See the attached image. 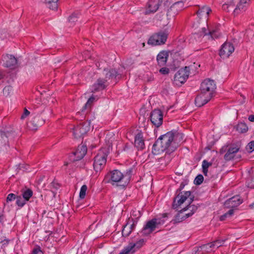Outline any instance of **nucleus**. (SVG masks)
I'll use <instances>...</instances> for the list:
<instances>
[{
    "mask_svg": "<svg viewBox=\"0 0 254 254\" xmlns=\"http://www.w3.org/2000/svg\"><path fill=\"white\" fill-rule=\"evenodd\" d=\"M184 135L176 131H169L160 136L152 147V152L157 155L166 150L167 153L174 152L183 142Z\"/></svg>",
    "mask_w": 254,
    "mask_h": 254,
    "instance_id": "f257e3e1",
    "label": "nucleus"
},
{
    "mask_svg": "<svg viewBox=\"0 0 254 254\" xmlns=\"http://www.w3.org/2000/svg\"><path fill=\"white\" fill-rule=\"evenodd\" d=\"M177 193V196L174 199L172 205L174 209H178L186 201L189 204L191 203L193 199L190 197V191L179 192Z\"/></svg>",
    "mask_w": 254,
    "mask_h": 254,
    "instance_id": "f03ea898",
    "label": "nucleus"
},
{
    "mask_svg": "<svg viewBox=\"0 0 254 254\" xmlns=\"http://www.w3.org/2000/svg\"><path fill=\"white\" fill-rule=\"evenodd\" d=\"M107 156V149L102 148L99 150L94 158L93 166L95 171L97 172L100 171L103 168L106 163Z\"/></svg>",
    "mask_w": 254,
    "mask_h": 254,
    "instance_id": "7ed1b4c3",
    "label": "nucleus"
},
{
    "mask_svg": "<svg viewBox=\"0 0 254 254\" xmlns=\"http://www.w3.org/2000/svg\"><path fill=\"white\" fill-rule=\"evenodd\" d=\"M124 178L125 176L121 172L115 170L106 176L104 181L114 185L115 183L123 182Z\"/></svg>",
    "mask_w": 254,
    "mask_h": 254,
    "instance_id": "20e7f679",
    "label": "nucleus"
},
{
    "mask_svg": "<svg viewBox=\"0 0 254 254\" xmlns=\"http://www.w3.org/2000/svg\"><path fill=\"white\" fill-rule=\"evenodd\" d=\"M167 37L168 33L166 32L160 31L150 37L148 41V44L153 46L163 45L165 43Z\"/></svg>",
    "mask_w": 254,
    "mask_h": 254,
    "instance_id": "39448f33",
    "label": "nucleus"
},
{
    "mask_svg": "<svg viewBox=\"0 0 254 254\" xmlns=\"http://www.w3.org/2000/svg\"><path fill=\"white\" fill-rule=\"evenodd\" d=\"M216 89V84L214 80L209 78L204 80L200 86V91L206 94H210L212 97L213 92Z\"/></svg>",
    "mask_w": 254,
    "mask_h": 254,
    "instance_id": "423d86ee",
    "label": "nucleus"
},
{
    "mask_svg": "<svg viewBox=\"0 0 254 254\" xmlns=\"http://www.w3.org/2000/svg\"><path fill=\"white\" fill-rule=\"evenodd\" d=\"M90 128V122L80 123L73 128V134L75 138H78L85 134Z\"/></svg>",
    "mask_w": 254,
    "mask_h": 254,
    "instance_id": "0eeeda50",
    "label": "nucleus"
},
{
    "mask_svg": "<svg viewBox=\"0 0 254 254\" xmlns=\"http://www.w3.org/2000/svg\"><path fill=\"white\" fill-rule=\"evenodd\" d=\"M160 219H153L147 222L143 227L142 233L144 235H147L151 233L156 228H158L159 225L163 224Z\"/></svg>",
    "mask_w": 254,
    "mask_h": 254,
    "instance_id": "6e6552de",
    "label": "nucleus"
},
{
    "mask_svg": "<svg viewBox=\"0 0 254 254\" xmlns=\"http://www.w3.org/2000/svg\"><path fill=\"white\" fill-rule=\"evenodd\" d=\"M189 209L192 212L185 213L186 210H184L183 209H181L179 212L177 213L176 216H175V218L174 219L176 222H180L184 220H185L187 218L191 216L197 210V206H190L189 207L188 209Z\"/></svg>",
    "mask_w": 254,
    "mask_h": 254,
    "instance_id": "1a4fd4ad",
    "label": "nucleus"
},
{
    "mask_svg": "<svg viewBox=\"0 0 254 254\" xmlns=\"http://www.w3.org/2000/svg\"><path fill=\"white\" fill-rule=\"evenodd\" d=\"M193 27L195 28H200L201 29V32L204 36H208V39H214L217 38L219 36V33L217 30H210L208 29V26L206 24V27H199L197 23H195L193 25Z\"/></svg>",
    "mask_w": 254,
    "mask_h": 254,
    "instance_id": "9d476101",
    "label": "nucleus"
},
{
    "mask_svg": "<svg viewBox=\"0 0 254 254\" xmlns=\"http://www.w3.org/2000/svg\"><path fill=\"white\" fill-rule=\"evenodd\" d=\"M190 74L189 67L185 66L180 69L175 74L174 79L181 83H183L188 79Z\"/></svg>",
    "mask_w": 254,
    "mask_h": 254,
    "instance_id": "9b49d317",
    "label": "nucleus"
},
{
    "mask_svg": "<svg viewBox=\"0 0 254 254\" xmlns=\"http://www.w3.org/2000/svg\"><path fill=\"white\" fill-rule=\"evenodd\" d=\"M150 120L155 127H160L162 124L163 122L162 112L160 110H153L150 115Z\"/></svg>",
    "mask_w": 254,
    "mask_h": 254,
    "instance_id": "f8f14e48",
    "label": "nucleus"
},
{
    "mask_svg": "<svg viewBox=\"0 0 254 254\" xmlns=\"http://www.w3.org/2000/svg\"><path fill=\"white\" fill-rule=\"evenodd\" d=\"M143 243V239H140L135 243H130L119 254H128L129 253H134L137 249L142 246Z\"/></svg>",
    "mask_w": 254,
    "mask_h": 254,
    "instance_id": "ddd939ff",
    "label": "nucleus"
},
{
    "mask_svg": "<svg viewBox=\"0 0 254 254\" xmlns=\"http://www.w3.org/2000/svg\"><path fill=\"white\" fill-rule=\"evenodd\" d=\"M234 51V47L233 45L230 43L226 42L222 46L219 55L223 59L227 58Z\"/></svg>",
    "mask_w": 254,
    "mask_h": 254,
    "instance_id": "4468645a",
    "label": "nucleus"
},
{
    "mask_svg": "<svg viewBox=\"0 0 254 254\" xmlns=\"http://www.w3.org/2000/svg\"><path fill=\"white\" fill-rule=\"evenodd\" d=\"M87 152V147L85 145H79L75 152H73L74 158L71 156L70 159L72 161H76L81 160L85 155Z\"/></svg>",
    "mask_w": 254,
    "mask_h": 254,
    "instance_id": "2eb2a0df",
    "label": "nucleus"
},
{
    "mask_svg": "<svg viewBox=\"0 0 254 254\" xmlns=\"http://www.w3.org/2000/svg\"><path fill=\"white\" fill-rule=\"evenodd\" d=\"M242 203V200L239 195L234 196L225 201L224 206L225 208L233 209Z\"/></svg>",
    "mask_w": 254,
    "mask_h": 254,
    "instance_id": "dca6fc26",
    "label": "nucleus"
},
{
    "mask_svg": "<svg viewBox=\"0 0 254 254\" xmlns=\"http://www.w3.org/2000/svg\"><path fill=\"white\" fill-rule=\"evenodd\" d=\"M212 97L210 96V94H206L202 92L198 95L195 99V104L197 107H201L206 104L210 100Z\"/></svg>",
    "mask_w": 254,
    "mask_h": 254,
    "instance_id": "f3484780",
    "label": "nucleus"
},
{
    "mask_svg": "<svg viewBox=\"0 0 254 254\" xmlns=\"http://www.w3.org/2000/svg\"><path fill=\"white\" fill-rule=\"evenodd\" d=\"M211 11V9L208 6L206 5H204L201 7L199 6V9L196 12V14L199 18H201V17H203V25L206 24L208 15Z\"/></svg>",
    "mask_w": 254,
    "mask_h": 254,
    "instance_id": "a211bd4d",
    "label": "nucleus"
},
{
    "mask_svg": "<svg viewBox=\"0 0 254 254\" xmlns=\"http://www.w3.org/2000/svg\"><path fill=\"white\" fill-rule=\"evenodd\" d=\"M224 241H221V240H217L215 241H214L212 243H208L206 245H204L199 248H197V251L200 252L201 251H205L207 252H208L209 251H211V248H218L220 247V246H222Z\"/></svg>",
    "mask_w": 254,
    "mask_h": 254,
    "instance_id": "6ab92c4d",
    "label": "nucleus"
},
{
    "mask_svg": "<svg viewBox=\"0 0 254 254\" xmlns=\"http://www.w3.org/2000/svg\"><path fill=\"white\" fill-rule=\"evenodd\" d=\"M45 108L44 106H42L40 109H39L38 108L36 109V112L37 113V115L34 117L32 121L33 124L36 127L41 126L45 123V119L43 117L41 118L40 117L41 115L45 112Z\"/></svg>",
    "mask_w": 254,
    "mask_h": 254,
    "instance_id": "aec40b11",
    "label": "nucleus"
},
{
    "mask_svg": "<svg viewBox=\"0 0 254 254\" xmlns=\"http://www.w3.org/2000/svg\"><path fill=\"white\" fill-rule=\"evenodd\" d=\"M12 135L13 133L11 132H4L0 130V149L7 148L6 147L8 146V138Z\"/></svg>",
    "mask_w": 254,
    "mask_h": 254,
    "instance_id": "412c9836",
    "label": "nucleus"
},
{
    "mask_svg": "<svg viewBox=\"0 0 254 254\" xmlns=\"http://www.w3.org/2000/svg\"><path fill=\"white\" fill-rule=\"evenodd\" d=\"M2 61L3 65L7 67H12L15 65L17 63V60L12 55H6L3 56Z\"/></svg>",
    "mask_w": 254,
    "mask_h": 254,
    "instance_id": "4be33fe9",
    "label": "nucleus"
},
{
    "mask_svg": "<svg viewBox=\"0 0 254 254\" xmlns=\"http://www.w3.org/2000/svg\"><path fill=\"white\" fill-rule=\"evenodd\" d=\"M13 80L10 78L8 79V77H6L2 81L3 85L5 86L3 89V94L5 97L10 96L12 92V87L10 85L11 82Z\"/></svg>",
    "mask_w": 254,
    "mask_h": 254,
    "instance_id": "5701e85b",
    "label": "nucleus"
},
{
    "mask_svg": "<svg viewBox=\"0 0 254 254\" xmlns=\"http://www.w3.org/2000/svg\"><path fill=\"white\" fill-rule=\"evenodd\" d=\"M252 0H240V1L237 4V7L234 10L235 14H238L241 12L245 11Z\"/></svg>",
    "mask_w": 254,
    "mask_h": 254,
    "instance_id": "b1692460",
    "label": "nucleus"
},
{
    "mask_svg": "<svg viewBox=\"0 0 254 254\" xmlns=\"http://www.w3.org/2000/svg\"><path fill=\"white\" fill-rule=\"evenodd\" d=\"M169 53L167 51H162L160 52L157 56L158 64L160 66H164L167 62Z\"/></svg>",
    "mask_w": 254,
    "mask_h": 254,
    "instance_id": "393cba45",
    "label": "nucleus"
},
{
    "mask_svg": "<svg viewBox=\"0 0 254 254\" xmlns=\"http://www.w3.org/2000/svg\"><path fill=\"white\" fill-rule=\"evenodd\" d=\"M134 146L138 150L144 149L145 145L142 133L139 132L135 136Z\"/></svg>",
    "mask_w": 254,
    "mask_h": 254,
    "instance_id": "a878e982",
    "label": "nucleus"
},
{
    "mask_svg": "<svg viewBox=\"0 0 254 254\" xmlns=\"http://www.w3.org/2000/svg\"><path fill=\"white\" fill-rule=\"evenodd\" d=\"M239 150V148L237 146L229 147L224 156V159L226 161H229L232 159Z\"/></svg>",
    "mask_w": 254,
    "mask_h": 254,
    "instance_id": "bb28decb",
    "label": "nucleus"
},
{
    "mask_svg": "<svg viewBox=\"0 0 254 254\" xmlns=\"http://www.w3.org/2000/svg\"><path fill=\"white\" fill-rule=\"evenodd\" d=\"M108 84V82L105 78H99L97 79V82L93 85L94 91H98L105 88Z\"/></svg>",
    "mask_w": 254,
    "mask_h": 254,
    "instance_id": "cd10ccee",
    "label": "nucleus"
},
{
    "mask_svg": "<svg viewBox=\"0 0 254 254\" xmlns=\"http://www.w3.org/2000/svg\"><path fill=\"white\" fill-rule=\"evenodd\" d=\"M104 74L105 75V79L108 83L110 80L115 79L118 75L117 71L114 69H104Z\"/></svg>",
    "mask_w": 254,
    "mask_h": 254,
    "instance_id": "c85d7f7f",
    "label": "nucleus"
},
{
    "mask_svg": "<svg viewBox=\"0 0 254 254\" xmlns=\"http://www.w3.org/2000/svg\"><path fill=\"white\" fill-rule=\"evenodd\" d=\"M184 6V4L182 1L175 2L170 8L168 12H174L175 13L176 12L182 10Z\"/></svg>",
    "mask_w": 254,
    "mask_h": 254,
    "instance_id": "c756f323",
    "label": "nucleus"
},
{
    "mask_svg": "<svg viewBox=\"0 0 254 254\" xmlns=\"http://www.w3.org/2000/svg\"><path fill=\"white\" fill-rule=\"evenodd\" d=\"M249 177L247 178L246 185L248 188L251 189L254 188V171L251 169L249 171Z\"/></svg>",
    "mask_w": 254,
    "mask_h": 254,
    "instance_id": "7c9ffc66",
    "label": "nucleus"
},
{
    "mask_svg": "<svg viewBox=\"0 0 254 254\" xmlns=\"http://www.w3.org/2000/svg\"><path fill=\"white\" fill-rule=\"evenodd\" d=\"M170 153H167L166 152L163 157H161L158 159V162L161 165L166 166L169 164L171 160V157L170 155Z\"/></svg>",
    "mask_w": 254,
    "mask_h": 254,
    "instance_id": "2f4dec72",
    "label": "nucleus"
},
{
    "mask_svg": "<svg viewBox=\"0 0 254 254\" xmlns=\"http://www.w3.org/2000/svg\"><path fill=\"white\" fill-rule=\"evenodd\" d=\"M130 220L128 221L122 230V235L124 237L129 236L131 232V226L130 225Z\"/></svg>",
    "mask_w": 254,
    "mask_h": 254,
    "instance_id": "473e14b6",
    "label": "nucleus"
},
{
    "mask_svg": "<svg viewBox=\"0 0 254 254\" xmlns=\"http://www.w3.org/2000/svg\"><path fill=\"white\" fill-rule=\"evenodd\" d=\"M59 0H45V2L48 4V7L52 10L58 9V1Z\"/></svg>",
    "mask_w": 254,
    "mask_h": 254,
    "instance_id": "72a5a7b5",
    "label": "nucleus"
},
{
    "mask_svg": "<svg viewBox=\"0 0 254 254\" xmlns=\"http://www.w3.org/2000/svg\"><path fill=\"white\" fill-rule=\"evenodd\" d=\"M236 129L240 133H245L248 130V127L245 123H240L237 125Z\"/></svg>",
    "mask_w": 254,
    "mask_h": 254,
    "instance_id": "f704fd0d",
    "label": "nucleus"
},
{
    "mask_svg": "<svg viewBox=\"0 0 254 254\" xmlns=\"http://www.w3.org/2000/svg\"><path fill=\"white\" fill-rule=\"evenodd\" d=\"M33 195V191L30 189H26L22 192V196L26 201H28Z\"/></svg>",
    "mask_w": 254,
    "mask_h": 254,
    "instance_id": "c9c22d12",
    "label": "nucleus"
},
{
    "mask_svg": "<svg viewBox=\"0 0 254 254\" xmlns=\"http://www.w3.org/2000/svg\"><path fill=\"white\" fill-rule=\"evenodd\" d=\"M234 214V210L233 209H230L227 213H225L224 214L221 215L220 217V220L221 221H224L227 218L231 217L233 214Z\"/></svg>",
    "mask_w": 254,
    "mask_h": 254,
    "instance_id": "e433bc0d",
    "label": "nucleus"
},
{
    "mask_svg": "<svg viewBox=\"0 0 254 254\" xmlns=\"http://www.w3.org/2000/svg\"><path fill=\"white\" fill-rule=\"evenodd\" d=\"M16 203L17 205L20 207H22L25 204L26 201H27L23 197H21L20 195L16 196Z\"/></svg>",
    "mask_w": 254,
    "mask_h": 254,
    "instance_id": "4c0bfd02",
    "label": "nucleus"
},
{
    "mask_svg": "<svg viewBox=\"0 0 254 254\" xmlns=\"http://www.w3.org/2000/svg\"><path fill=\"white\" fill-rule=\"evenodd\" d=\"M87 189V187L85 185H84L81 187L79 192V197L81 199H83L85 197Z\"/></svg>",
    "mask_w": 254,
    "mask_h": 254,
    "instance_id": "58836bf2",
    "label": "nucleus"
},
{
    "mask_svg": "<svg viewBox=\"0 0 254 254\" xmlns=\"http://www.w3.org/2000/svg\"><path fill=\"white\" fill-rule=\"evenodd\" d=\"M95 98L93 96L89 98L86 103L85 104V105L83 107L81 112H83L84 110H85L88 107L90 106L91 103L94 101Z\"/></svg>",
    "mask_w": 254,
    "mask_h": 254,
    "instance_id": "ea45409f",
    "label": "nucleus"
},
{
    "mask_svg": "<svg viewBox=\"0 0 254 254\" xmlns=\"http://www.w3.org/2000/svg\"><path fill=\"white\" fill-rule=\"evenodd\" d=\"M203 181V177L202 175H197L194 180V183L195 185H200Z\"/></svg>",
    "mask_w": 254,
    "mask_h": 254,
    "instance_id": "a19ab883",
    "label": "nucleus"
},
{
    "mask_svg": "<svg viewBox=\"0 0 254 254\" xmlns=\"http://www.w3.org/2000/svg\"><path fill=\"white\" fill-rule=\"evenodd\" d=\"M77 14L73 13L69 17V22L71 23L74 24V23L77 21Z\"/></svg>",
    "mask_w": 254,
    "mask_h": 254,
    "instance_id": "79ce46f5",
    "label": "nucleus"
},
{
    "mask_svg": "<svg viewBox=\"0 0 254 254\" xmlns=\"http://www.w3.org/2000/svg\"><path fill=\"white\" fill-rule=\"evenodd\" d=\"M246 149L250 152L254 151V141H252L248 143L246 147Z\"/></svg>",
    "mask_w": 254,
    "mask_h": 254,
    "instance_id": "37998d69",
    "label": "nucleus"
},
{
    "mask_svg": "<svg viewBox=\"0 0 254 254\" xmlns=\"http://www.w3.org/2000/svg\"><path fill=\"white\" fill-rule=\"evenodd\" d=\"M16 199V196L14 193H9L8 194L6 198V202H8L9 201H11L14 199Z\"/></svg>",
    "mask_w": 254,
    "mask_h": 254,
    "instance_id": "c03bdc74",
    "label": "nucleus"
},
{
    "mask_svg": "<svg viewBox=\"0 0 254 254\" xmlns=\"http://www.w3.org/2000/svg\"><path fill=\"white\" fill-rule=\"evenodd\" d=\"M212 165L211 163H209L207 162L206 160H204L202 162V167L203 169H208L209 166Z\"/></svg>",
    "mask_w": 254,
    "mask_h": 254,
    "instance_id": "a18cd8bd",
    "label": "nucleus"
},
{
    "mask_svg": "<svg viewBox=\"0 0 254 254\" xmlns=\"http://www.w3.org/2000/svg\"><path fill=\"white\" fill-rule=\"evenodd\" d=\"M30 114V112L28 111L26 108L24 109V112L21 116V119L23 120Z\"/></svg>",
    "mask_w": 254,
    "mask_h": 254,
    "instance_id": "49530a36",
    "label": "nucleus"
},
{
    "mask_svg": "<svg viewBox=\"0 0 254 254\" xmlns=\"http://www.w3.org/2000/svg\"><path fill=\"white\" fill-rule=\"evenodd\" d=\"M224 3L227 4V5H229V6L231 7V8H233L234 7L233 0H224Z\"/></svg>",
    "mask_w": 254,
    "mask_h": 254,
    "instance_id": "de8ad7c7",
    "label": "nucleus"
},
{
    "mask_svg": "<svg viewBox=\"0 0 254 254\" xmlns=\"http://www.w3.org/2000/svg\"><path fill=\"white\" fill-rule=\"evenodd\" d=\"M159 72L163 74H167L169 72V69L167 67H162L159 70Z\"/></svg>",
    "mask_w": 254,
    "mask_h": 254,
    "instance_id": "09e8293b",
    "label": "nucleus"
},
{
    "mask_svg": "<svg viewBox=\"0 0 254 254\" xmlns=\"http://www.w3.org/2000/svg\"><path fill=\"white\" fill-rule=\"evenodd\" d=\"M129 220H130V225H131V231H132L133 230V229L134 228V227H135L137 222L135 221H134L132 218L129 219L128 221H129Z\"/></svg>",
    "mask_w": 254,
    "mask_h": 254,
    "instance_id": "8fccbe9b",
    "label": "nucleus"
},
{
    "mask_svg": "<svg viewBox=\"0 0 254 254\" xmlns=\"http://www.w3.org/2000/svg\"><path fill=\"white\" fill-rule=\"evenodd\" d=\"M32 254H43V253L39 248H37L33 251Z\"/></svg>",
    "mask_w": 254,
    "mask_h": 254,
    "instance_id": "3c124183",
    "label": "nucleus"
},
{
    "mask_svg": "<svg viewBox=\"0 0 254 254\" xmlns=\"http://www.w3.org/2000/svg\"><path fill=\"white\" fill-rule=\"evenodd\" d=\"M190 206H195V205H193V204H189L188 205H187V206L186 207L183 208L184 210H186L185 213H189L190 212H192L190 209H189V210L188 209L189 207Z\"/></svg>",
    "mask_w": 254,
    "mask_h": 254,
    "instance_id": "603ef678",
    "label": "nucleus"
},
{
    "mask_svg": "<svg viewBox=\"0 0 254 254\" xmlns=\"http://www.w3.org/2000/svg\"><path fill=\"white\" fill-rule=\"evenodd\" d=\"M230 7L229 5H227V4L224 3L222 5V9L226 11H229V8Z\"/></svg>",
    "mask_w": 254,
    "mask_h": 254,
    "instance_id": "864d4df0",
    "label": "nucleus"
},
{
    "mask_svg": "<svg viewBox=\"0 0 254 254\" xmlns=\"http://www.w3.org/2000/svg\"><path fill=\"white\" fill-rule=\"evenodd\" d=\"M185 185L182 183L180 186V188L178 190H177L176 193H178L179 192H181V190L184 188Z\"/></svg>",
    "mask_w": 254,
    "mask_h": 254,
    "instance_id": "5fc2aeb1",
    "label": "nucleus"
},
{
    "mask_svg": "<svg viewBox=\"0 0 254 254\" xmlns=\"http://www.w3.org/2000/svg\"><path fill=\"white\" fill-rule=\"evenodd\" d=\"M151 4L150 3L149 4V7L150 8V10H151L152 12H155L158 8V6L157 5L156 7L155 8H154V9H152L151 8Z\"/></svg>",
    "mask_w": 254,
    "mask_h": 254,
    "instance_id": "6e6d98bb",
    "label": "nucleus"
},
{
    "mask_svg": "<svg viewBox=\"0 0 254 254\" xmlns=\"http://www.w3.org/2000/svg\"><path fill=\"white\" fill-rule=\"evenodd\" d=\"M248 119L251 122H254V115H251L249 116Z\"/></svg>",
    "mask_w": 254,
    "mask_h": 254,
    "instance_id": "4d7b16f0",
    "label": "nucleus"
},
{
    "mask_svg": "<svg viewBox=\"0 0 254 254\" xmlns=\"http://www.w3.org/2000/svg\"><path fill=\"white\" fill-rule=\"evenodd\" d=\"M153 79H154V78H153V76L150 75V76L147 79V81L150 82V81L153 80Z\"/></svg>",
    "mask_w": 254,
    "mask_h": 254,
    "instance_id": "13d9d810",
    "label": "nucleus"
},
{
    "mask_svg": "<svg viewBox=\"0 0 254 254\" xmlns=\"http://www.w3.org/2000/svg\"><path fill=\"white\" fill-rule=\"evenodd\" d=\"M208 172V169H203V173L205 176H207V173Z\"/></svg>",
    "mask_w": 254,
    "mask_h": 254,
    "instance_id": "bf43d9fd",
    "label": "nucleus"
},
{
    "mask_svg": "<svg viewBox=\"0 0 254 254\" xmlns=\"http://www.w3.org/2000/svg\"><path fill=\"white\" fill-rule=\"evenodd\" d=\"M51 185L54 187V188H55L56 189H57L58 187V184H55V183L53 182L51 183Z\"/></svg>",
    "mask_w": 254,
    "mask_h": 254,
    "instance_id": "052dcab7",
    "label": "nucleus"
},
{
    "mask_svg": "<svg viewBox=\"0 0 254 254\" xmlns=\"http://www.w3.org/2000/svg\"><path fill=\"white\" fill-rule=\"evenodd\" d=\"M128 183V182L127 181L125 182L124 184H122V185H120V186H126L127 184Z\"/></svg>",
    "mask_w": 254,
    "mask_h": 254,
    "instance_id": "680f3d73",
    "label": "nucleus"
},
{
    "mask_svg": "<svg viewBox=\"0 0 254 254\" xmlns=\"http://www.w3.org/2000/svg\"><path fill=\"white\" fill-rule=\"evenodd\" d=\"M3 75L2 72L0 70V79L2 78Z\"/></svg>",
    "mask_w": 254,
    "mask_h": 254,
    "instance_id": "e2e57ef3",
    "label": "nucleus"
},
{
    "mask_svg": "<svg viewBox=\"0 0 254 254\" xmlns=\"http://www.w3.org/2000/svg\"><path fill=\"white\" fill-rule=\"evenodd\" d=\"M64 165H67V163H65V164H64Z\"/></svg>",
    "mask_w": 254,
    "mask_h": 254,
    "instance_id": "0e129e2a",
    "label": "nucleus"
},
{
    "mask_svg": "<svg viewBox=\"0 0 254 254\" xmlns=\"http://www.w3.org/2000/svg\"><path fill=\"white\" fill-rule=\"evenodd\" d=\"M166 215H167L166 214H164V217H165Z\"/></svg>",
    "mask_w": 254,
    "mask_h": 254,
    "instance_id": "69168bd1",
    "label": "nucleus"
}]
</instances>
